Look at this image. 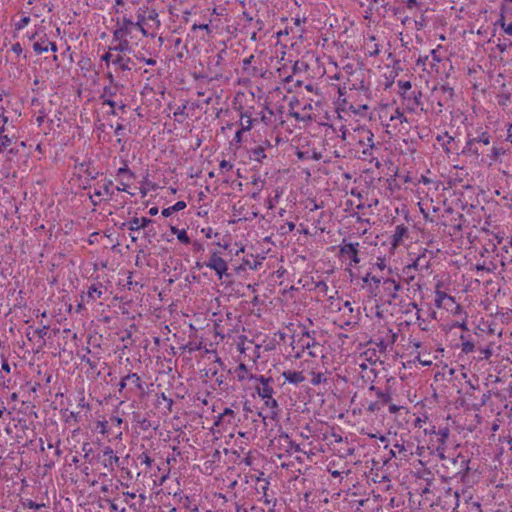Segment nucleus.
<instances>
[{"instance_id": "obj_54", "label": "nucleus", "mask_w": 512, "mask_h": 512, "mask_svg": "<svg viewBox=\"0 0 512 512\" xmlns=\"http://www.w3.org/2000/svg\"><path fill=\"white\" fill-rule=\"evenodd\" d=\"M116 52H117V50H112V43H111L110 46L108 47V51L101 56V61H103L107 65H109V63H112V60L115 57Z\"/></svg>"}, {"instance_id": "obj_58", "label": "nucleus", "mask_w": 512, "mask_h": 512, "mask_svg": "<svg viewBox=\"0 0 512 512\" xmlns=\"http://www.w3.org/2000/svg\"><path fill=\"white\" fill-rule=\"evenodd\" d=\"M475 349V345L473 342L471 341H463L462 342V345H461V350L462 352L468 354V353H472Z\"/></svg>"}, {"instance_id": "obj_39", "label": "nucleus", "mask_w": 512, "mask_h": 512, "mask_svg": "<svg viewBox=\"0 0 512 512\" xmlns=\"http://www.w3.org/2000/svg\"><path fill=\"white\" fill-rule=\"evenodd\" d=\"M344 302L345 300L340 297L330 296L326 308L330 313L337 315L340 312Z\"/></svg>"}, {"instance_id": "obj_32", "label": "nucleus", "mask_w": 512, "mask_h": 512, "mask_svg": "<svg viewBox=\"0 0 512 512\" xmlns=\"http://www.w3.org/2000/svg\"><path fill=\"white\" fill-rule=\"evenodd\" d=\"M375 36H369L364 44L365 55L369 57H376L380 54V46L376 42Z\"/></svg>"}, {"instance_id": "obj_52", "label": "nucleus", "mask_w": 512, "mask_h": 512, "mask_svg": "<svg viewBox=\"0 0 512 512\" xmlns=\"http://www.w3.org/2000/svg\"><path fill=\"white\" fill-rule=\"evenodd\" d=\"M22 504H23L24 508L33 509V510H39L43 507H46L45 503H37L31 499H26L25 501H23Z\"/></svg>"}, {"instance_id": "obj_8", "label": "nucleus", "mask_w": 512, "mask_h": 512, "mask_svg": "<svg viewBox=\"0 0 512 512\" xmlns=\"http://www.w3.org/2000/svg\"><path fill=\"white\" fill-rule=\"evenodd\" d=\"M96 459L101 464V466L110 473H112L119 466L120 462L119 456H117L114 450L108 445L100 448L96 455Z\"/></svg>"}, {"instance_id": "obj_20", "label": "nucleus", "mask_w": 512, "mask_h": 512, "mask_svg": "<svg viewBox=\"0 0 512 512\" xmlns=\"http://www.w3.org/2000/svg\"><path fill=\"white\" fill-rule=\"evenodd\" d=\"M356 366L357 372L363 379L366 378L367 380H371L373 377L376 376V361H370L360 356V358L356 362Z\"/></svg>"}, {"instance_id": "obj_61", "label": "nucleus", "mask_w": 512, "mask_h": 512, "mask_svg": "<svg viewBox=\"0 0 512 512\" xmlns=\"http://www.w3.org/2000/svg\"><path fill=\"white\" fill-rule=\"evenodd\" d=\"M46 118H47V114H46L45 110H39L38 114L35 117V121H36L37 125L39 127H41L44 124Z\"/></svg>"}, {"instance_id": "obj_23", "label": "nucleus", "mask_w": 512, "mask_h": 512, "mask_svg": "<svg viewBox=\"0 0 512 512\" xmlns=\"http://www.w3.org/2000/svg\"><path fill=\"white\" fill-rule=\"evenodd\" d=\"M292 25H287L283 31L286 35H291L293 38H301L304 33V24H305V18H292L291 19ZM282 31L278 33V35H281Z\"/></svg>"}, {"instance_id": "obj_5", "label": "nucleus", "mask_w": 512, "mask_h": 512, "mask_svg": "<svg viewBox=\"0 0 512 512\" xmlns=\"http://www.w3.org/2000/svg\"><path fill=\"white\" fill-rule=\"evenodd\" d=\"M254 388L258 396L264 402V406L271 411V414H276L278 402L273 396L274 388L272 378L258 375V377H255Z\"/></svg>"}, {"instance_id": "obj_41", "label": "nucleus", "mask_w": 512, "mask_h": 512, "mask_svg": "<svg viewBox=\"0 0 512 512\" xmlns=\"http://www.w3.org/2000/svg\"><path fill=\"white\" fill-rule=\"evenodd\" d=\"M186 207H187L186 202L180 200V201H177L175 204L162 209L161 214L163 217L168 218L171 215H173L174 213L184 210Z\"/></svg>"}, {"instance_id": "obj_34", "label": "nucleus", "mask_w": 512, "mask_h": 512, "mask_svg": "<svg viewBox=\"0 0 512 512\" xmlns=\"http://www.w3.org/2000/svg\"><path fill=\"white\" fill-rule=\"evenodd\" d=\"M238 381L243 382L246 380L255 381V377L258 375H254L248 370L245 364L240 363L234 371Z\"/></svg>"}, {"instance_id": "obj_1", "label": "nucleus", "mask_w": 512, "mask_h": 512, "mask_svg": "<svg viewBox=\"0 0 512 512\" xmlns=\"http://www.w3.org/2000/svg\"><path fill=\"white\" fill-rule=\"evenodd\" d=\"M112 50L133 54L144 45L141 31L131 16H116L112 18Z\"/></svg>"}, {"instance_id": "obj_29", "label": "nucleus", "mask_w": 512, "mask_h": 512, "mask_svg": "<svg viewBox=\"0 0 512 512\" xmlns=\"http://www.w3.org/2000/svg\"><path fill=\"white\" fill-rule=\"evenodd\" d=\"M113 9L116 16H128L127 12L130 6L137 4L136 0H113Z\"/></svg>"}, {"instance_id": "obj_25", "label": "nucleus", "mask_w": 512, "mask_h": 512, "mask_svg": "<svg viewBox=\"0 0 512 512\" xmlns=\"http://www.w3.org/2000/svg\"><path fill=\"white\" fill-rule=\"evenodd\" d=\"M436 140L446 154L450 155L456 151L455 139L448 132L437 135Z\"/></svg>"}, {"instance_id": "obj_55", "label": "nucleus", "mask_w": 512, "mask_h": 512, "mask_svg": "<svg viewBox=\"0 0 512 512\" xmlns=\"http://www.w3.org/2000/svg\"><path fill=\"white\" fill-rule=\"evenodd\" d=\"M253 159L256 161H262L266 158L265 148L263 146L256 147L252 150Z\"/></svg>"}, {"instance_id": "obj_28", "label": "nucleus", "mask_w": 512, "mask_h": 512, "mask_svg": "<svg viewBox=\"0 0 512 512\" xmlns=\"http://www.w3.org/2000/svg\"><path fill=\"white\" fill-rule=\"evenodd\" d=\"M151 222L152 220L147 217H133L124 223L123 226L127 227L129 231H138L147 227Z\"/></svg>"}, {"instance_id": "obj_13", "label": "nucleus", "mask_w": 512, "mask_h": 512, "mask_svg": "<svg viewBox=\"0 0 512 512\" xmlns=\"http://www.w3.org/2000/svg\"><path fill=\"white\" fill-rule=\"evenodd\" d=\"M362 76L363 73L361 71L352 72L350 78H348L347 82L344 83V86L339 88V99L345 95L344 90L346 89H349L350 91H360L366 94L369 89L361 78Z\"/></svg>"}, {"instance_id": "obj_15", "label": "nucleus", "mask_w": 512, "mask_h": 512, "mask_svg": "<svg viewBox=\"0 0 512 512\" xmlns=\"http://www.w3.org/2000/svg\"><path fill=\"white\" fill-rule=\"evenodd\" d=\"M358 248H359L358 242L347 243V242L343 241V243L340 245V249H339L340 257L344 261H348L349 265L356 266L360 263V258L358 255V252H359Z\"/></svg>"}, {"instance_id": "obj_62", "label": "nucleus", "mask_w": 512, "mask_h": 512, "mask_svg": "<svg viewBox=\"0 0 512 512\" xmlns=\"http://www.w3.org/2000/svg\"><path fill=\"white\" fill-rule=\"evenodd\" d=\"M499 24L506 34L512 35V22L507 24L504 20V17L502 16L499 20Z\"/></svg>"}, {"instance_id": "obj_16", "label": "nucleus", "mask_w": 512, "mask_h": 512, "mask_svg": "<svg viewBox=\"0 0 512 512\" xmlns=\"http://www.w3.org/2000/svg\"><path fill=\"white\" fill-rule=\"evenodd\" d=\"M109 84L104 86L103 91L100 95L103 105L113 106L116 105L115 97L119 91V85L114 82V76L112 73L107 74Z\"/></svg>"}, {"instance_id": "obj_64", "label": "nucleus", "mask_w": 512, "mask_h": 512, "mask_svg": "<svg viewBox=\"0 0 512 512\" xmlns=\"http://www.w3.org/2000/svg\"><path fill=\"white\" fill-rule=\"evenodd\" d=\"M219 168L221 172H228L232 170L233 164L230 161L222 160L219 164Z\"/></svg>"}, {"instance_id": "obj_6", "label": "nucleus", "mask_w": 512, "mask_h": 512, "mask_svg": "<svg viewBox=\"0 0 512 512\" xmlns=\"http://www.w3.org/2000/svg\"><path fill=\"white\" fill-rule=\"evenodd\" d=\"M289 113L298 121H309L313 118V106L306 98H294L289 103Z\"/></svg>"}, {"instance_id": "obj_36", "label": "nucleus", "mask_w": 512, "mask_h": 512, "mask_svg": "<svg viewBox=\"0 0 512 512\" xmlns=\"http://www.w3.org/2000/svg\"><path fill=\"white\" fill-rule=\"evenodd\" d=\"M48 42L50 39L47 34L39 35L38 39L33 43V50L36 54L48 52Z\"/></svg>"}, {"instance_id": "obj_40", "label": "nucleus", "mask_w": 512, "mask_h": 512, "mask_svg": "<svg viewBox=\"0 0 512 512\" xmlns=\"http://www.w3.org/2000/svg\"><path fill=\"white\" fill-rule=\"evenodd\" d=\"M505 151L502 147H498V146H493L491 148V151L490 153L487 155L486 158H481V162L482 163H485V164H488V165H492L495 161H497V159L499 158L500 155L504 154Z\"/></svg>"}, {"instance_id": "obj_63", "label": "nucleus", "mask_w": 512, "mask_h": 512, "mask_svg": "<svg viewBox=\"0 0 512 512\" xmlns=\"http://www.w3.org/2000/svg\"><path fill=\"white\" fill-rule=\"evenodd\" d=\"M364 281L365 282H368V281H371L373 282L377 287H380L382 286V281L379 277L375 276V275H371L370 273L366 275V277L364 278Z\"/></svg>"}, {"instance_id": "obj_10", "label": "nucleus", "mask_w": 512, "mask_h": 512, "mask_svg": "<svg viewBox=\"0 0 512 512\" xmlns=\"http://www.w3.org/2000/svg\"><path fill=\"white\" fill-rule=\"evenodd\" d=\"M358 320V311L354 309L351 302L345 300L340 312L334 316V322L340 327L356 324Z\"/></svg>"}, {"instance_id": "obj_50", "label": "nucleus", "mask_w": 512, "mask_h": 512, "mask_svg": "<svg viewBox=\"0 0 512 512\" xmlns=\"http://www.w3.org/2000/svg\"><path fill=\"white\" fill-rule=\"evenodd\" d=\"M442 45H438L436 48L432 49L430 51V56L432 58V66H435L436 64L442 62L443 56L440 54V50L442 49Z\"/></svg>"}, {"instance_id": "obj_42", "label": "nucleus", "mask_w": 512, "mask_h": 512, "mask_svg": "<svg viewBox=\"0 0 512 512\" xmlns=\"http://www.w3.org/2000/svg\"><path fill=\"white\" fill-rule=\"evenodd\" d=\"M310 357L316 358L323 354V346L315 338L312 340L309 349L306 352Z\"/></svg>"}, {"instance_id": "obj_17", "label": "nucleus", "mask_w": 512, "mask_h": 512, "mask_svg": "<svg viewBox=\"0 0 512 512\" xmlns=\"http://www.w3.org/2000/svg\"><path fill=\"white\" fill-rule=\"evenodd\" d=\"M401 290V285L398 281L392 278H385L382 281L381 293L382 297L391 303L397 299L398 293Z\"/></svg>"}, {"instance_id": "obj_18", "label": "nucleus", "mask_w": 512, "mask_h": 512, "mask_svg": "<svg viewBox=\"0 0 512 512\" xmlns=\"http://www.w3.org/2000/svg\"><path fill=\"white\" fill-rule=\"evenodd\" d=\"M205 266L214 270L219 279H222L228 270L227 262L221 257L220 252L217 251L210 254Z\"/></svg>"}, {"instance_id": "obj_57", "label": "nucleus", "mask_w": 512, "mask_h": 512, "mask_svg": "<svg viewBox=\"0 0 512 512\" xmlns=\"http://www.w3.org/2000/svg\"><path fill=\"white\" fill-rule=\"evenodd\" d=\"M462 315H464L463 319L461 321H456L453 324V327H457V328H460L463 331H467L469 329L468 328V324H467V314L463 311Z\"/></svg>"}, {"instance_id": "obj_33", "label": "nucleus", "mask_w": 512, "mask_h": 512, "mask_svg": "<svg viewBox=\"0 0 512 512\" xmlns=\"http://www.w3.org/2000/svg\"><path fill=\"white\" fill-rule=\"evenodd\" d=\"M254 119L252 118V113L249 109H246L240 113L239 125L241 131L248 132L253 127Z\"/></svg>"}, {"instance_id": "obj_59", "label": "nucleus", "mask_w": 512, "mask_h": 512, "mask_svg": "<svg viewBox=\"0 0 512 512\" xmlns=\"http://www.w3.org/2000/svg\"><path fill=\"white\" fill-rule=\"evenodd\" d=\"M397 85H398V87L400 89V93L401 94H405L412 87L410 81H403V80H399Z\"/></svg>"}, {"instance_id": "obj_9", "label": "nucleus", "mask_w": 512, "mask_h": 512, "mask_svg": "<svg viewBox=\"0 0 512 512\" xmlns=\"http://www.w3.org/2000/svg\"><path fill=\"white\" fill-rule=\"evenodd\" d=\"M114 187L112 180L104 179L95 185L93 192L90 195L91 200L94 204L101 202L102 200H111L114 196Z\"/></svg>"}, {"instance_id": "obj_27", "label": "nucleus", "mask_w": 512, "mask_h": 512, "mask_svg": "<svg viewBox=\"0 0 512 512\" xmlns=\"http://www.w3.org/2000/svg\"><path fill=\"white\" fill-rule=\"evenodd\" d=\"M406 237H408V227L404 224L397 225L391 236V248L395 250L403 243Z\"/></svg>"}, {"instance_id": "obj_43", "label": "nucleus", "mask_w": 512, "mask_h": 512, "mask_svg": "<svg viewBox=\"0 0 512 512\" xmlns=\"http://www.w3.org/2000/svg\"><path fill=\"white\" fill-rule=\"evenodd\" d=\"M463 153L466 155L475 156L477 159L480 156L477 144L471 139L467 140Z\"/></svg>"}, {"instance_id": "obj_53", "label": "nucleus", "mask_w": 512, "mask_h": 512, "mask_svg": "<svg viewBox=\"0 0 512 512\" xmlns=\"http://www.w3.org/2000/svg\"><path fill=\"white\" fill-rule=\"evenodd\" d=\"M126 379H128V381H131L133 383V385L139 389V390H142L143 389V385H142V380L141 378L138 376V374L136 373H130L126 376Z\"/></svg>"}, {"instance_id": "obj_3", "label": "nucleus", "mask_w": 512, "mask_h": 512, "mask_svg": "<svg viewBox=\"0 0 512 512\" xmlns=\"http://www.w3.org/2000/svg\"><path fill=\"white\" fill-rule=\"evenodd\" d=\"M123 419L118 415H111L108 419H97L93 425V432L104 436L108 442L121 441L123 436Z\"/></svg>"}, {"instance_id": "obj_48", "label": "nucleus", "mask_w": 512, "mask_h": 512, "mask_svg": "<svg viewBox=\"0 0 512 512\" xmlns=\"http://www.w3.org/2000/svg\"><path fill=\"white\" fill-rule=\"evenodd\" d=\"M253 60H254V55H250V56L244 58L242 61L243 70L247 71V73L251 76H255L257 73L255 68H252V69L250 68V65Z\"/></svg>"}, {"instance_id": "obj_7", "label": "nucleus", "mask_w": 512, "mask_h": 512, "mask_svg": "<svg viewBox=\"0 0 512 512\" xmlns=\"http://www.w3.org/2000/svg\"><path fill=\"white\" fill-rule=\"evenodd\" d=\"M435 306L444 309L453 316L463 314L462 306L456 302L455 298L439 289L435 290Z\"/></svg>"}, {"instance_id": "obj_38", "label": "nucleus", "mask_w": 512, "mask_h": 512, "mask_svg": "<svg viewBox=\"0 0 512 512\" xmlns=\"http://www.w3.org/2000/svg\"><path fill=\"white\" fill-rule=\"evenodd\" d=\"M437 436V442H438V445H437V451L440 452V451H444L445 450V445H446V442L449 438V435H450V431L447 427H443V428H440L437 432H434Z\"/></svg>"}, {"instance_id": "obj_26", "label": "nucleus", "mask_w": 512, "mask_h": 512, "mask_svg": "<svg viewBox=\"0 0 512 512\" xmlns=\"http://www.w3.org/2000/svg\"><path fill=\"white\" fill-rule=\"evenodd\" d=\"M128 52H116L112 60V64L122 71H129L132 69L133 61L127 56Z\"/></svg>"}, {"instance_id": "obj_37", "label": "nucleus", "mask_w": 512, "mask_h": 512, "mask_svg": "<svg viewBox=\"0 0 512 512\" xmlns=\"http://www.w3.org/2000/svg\"><path fill=\"white\" fill-rule=\"evenodd\" d=\"M14 124L9 119L7 115H5L4 111L0 114V135L2 134H15L13 132L14 130Z\"/></svg>"}, {"instance_id": "obj_49", "label": "nucleus", "mask_w": 512, "mask_h": 512, "mask_svg": "<svg viewBox=\"0 0 512 512\" xmlns=\"http://www.w3.org/2000/svg\"><path fill=\"white\" fill-rule=\"evenodd\" d=\"M173 116L176 121L183 122L187 118L186 113V105L178 106L177 109L173 112Z\"/></svg>"}, {"instance_id": "obj_11", "label": "nucleus", "mask_w": 512, "mask_h": 512, "mask_svg": "<svg viewBox=\"0 0 512 512\" xmlns=\"http://www.w3.org/2000/svg\"><path fill=\"white\" fill-rule=\"evenodd\" d=\"M352 137L353 139L358 141L363 157L372 155L374 147V135L370 130L365 128H359L354 131V135Z\"/></svg>"}, {"instance_id": "obj_30", "label": "nucleus", "mask_w": 512, "mask_h": 512, "mask_svg": "<svg viewBox=\"0 0 512 512\" xmlns=\"http://www.w3.org/2000/svg\"><path fill=\"white\" fill-rule=\"evenodd\" d=\"M169 230L172 235L176 236L177 241L185 246H188L191 244V238L188 235L187 229L185 228H178L177 226L170 225Z\"/></svg>"}, {"instance_id": "obj_60", "label": "nucleus", "mask_w": 512, "mask_h": 512, "mask_svg": "<svg viewBox=\"0 0 512 512\" xmlns=\"http://www.w3.org/2000/svg\"><path fill=\"white\" fill-rule=\"evenodd\" d=\"M374 268H377L380 271L385 270L387 267L386 258L385 257H377L376 262L373 265Z\"/></svg>"}, {"instance_id": "obj_31", "label": "nucleus", "mask_w": 512, "mask_h": 512, "mask_svg": "<svg viewBox=\"0 0 512 512\" xmlns=\"http://www.w3.org/2000/svg\"><path fill=\"white\" fill-rule=\"evenodd\" d=\"M284 380L290 384L298 385L306 380L302 371L286 370L282 372Z\"/></svg>"}, {"instance_id": "obj_45", "label": "nucleus", "mask_w": 512, "mask_h": 512, "mask_svg": "<svg viewBox=\"0 0 512 512\" xmlns=\"http://www.w3.org/2000/svg\"><path fill=\"white\" fill-rule=\"evenodd\" d=\"M416 358L422 366H431L433 364V360L429 352L420 351Z\"/></svg>"}, {"instance_id": "obj_19", "label": "nucleus", "mask_w": 512, "mask_h": 512, "mask_svg": "<svg viewBox=\"0 0 512 512\" xmlns=\"http://www.w3.org/2000/svg\"><path fill=\"white\" fill-rule=\"evenodd\" d=\"M397 338V333L393 332L391 329L384 328L383 330L379 331L375 341L380 347V350L386 351L387 349H391L393 347L394 343L397 341Z\"/></svg>"}, {"instance_id": "obj_12", "label": "nucleus", "mask_w": 512, "mask_h": 512, "mask_svg": "<svg viewBox=\"0 0 512 512\" xmlns=\"http://www.w3.org/2000/svg\"><path fill=\"white\" fill-rule=\"evenodd\" d=\"M236 425V413L231 408H225L214 421L217 433H224Z\"/></svg>"}, {"instance_id": "obj_35", "label": "nucleus", "mask_w": 512, "mask_h": 512, "mask_svg": "<svg viewBox=\"0 0 512 512\" xmlns=\"http://www.w3.org/2000/svg\"><path fill=\"white\" fill-rule=\"evenodd\" d=\"M370 392H374L376 397L378 398L377 401H380V404L382 406L390 403L392 401V394L389 390L383 391L380 388L376 387L375 385H371L369 387Z\"/></svg>"}, {"instance_id": "obj_21", "label": "nucleus", "mask_w": 512, "mask_h": 512, "mask_svg": "<svg viewBox=\"0 0 512 512\" xmlns=\"http://www.w3.org/2000/svg\"><path fill=\"white\" fill-rule=\"evenodd\" d=\"M313 339L314 337H312L309 332H303L293 338L291 345L293 350L296 351L297 357H300L301 354H304L306 350L309 349Z\"/></svg>"}, {"instance_id": "obj_46", "label": "nucleus", "mask_w": 512, "mask_h": 512, "mask_svg": "<svg viewBox=\"0 0 512 512\" xmlns=\"http://www.w3.org/2000/svg\"><path fill=\"white\" fill-rule=\"evenodd\" d=\"M471 140L474 141L476 144L489 145L491 142V136L488 132L482 131Z\"/></svg>"}, {"instance_id": "obj_44", "label": "nucleus", "mask_w": 512, "mask_h": 512, "mask_svg": "<svg viewBox=\"0 0 512 512\" xmlns=\"http://www.w3.org/2000/svg\"><path fill=\"white\" fill-rule=\"evenodd\" d=\"M15 134H2L0 135V153L7 150L12 144Z\"/></svg>"}, {"instance_id": "obj_51", "label": "nucleus", "mask_w": 512, "mask_h": 512, "mask_svg": "<svg viewBox=\"0 0 512 512\" xmlns=\"http://www.w3.org/2000/svg\"><path fill=\"white\" fill-rule=\"evenodd\" d=\"M362 406L367 410L368 412L374 413L379 411L383 406L380 404V401H369L365 404H362Z\"/></svg>"}, {"instance_id": "obj_24", "label": "nucleus", "mask_w": 512, "mask_h": 512, "mask_svg": "<svg viewBox=\"0 0 512 512\" xmlns=\"http://www.w3.org/2000/svg\"><path fill=\"white\" fill-rule=\"evenodd\" d=\"M153 53L154 51L147 46V43H145L144 45H141L133 55L137 60L144 62L146 65L155 66L157 61L152 57Z\"/></svg>"}, {"instance_id": "obj_4", "label": "nucleus", "mask_w": 512, "mask_h": 512, "mask_svg": "<svg viewBox=\"0 0 512 512\" xmlns=\"http://www.w3.org/2000/svg\"><path fill=\"white\" fill-rule=\"evenodd\" d=\"M379 117L382 124L386 126L387 132L390 134L401 132L403 124L407 123L404 112L392 105H386L381 108Z\"/></svg>"}, {"instance_id": "obj_14", "label": "nucleus", "mask_w": 512, "mask_h": 512, "mask_svg": "<svg viewBox=\"0 0 512 512\" xmlns=\"http://www.w3.org/2000/svg\"><path fill=\"white\" fill-rule=\"evenodd\" d=\"M134 178L135 174L128 168L126 164L123 167L118 168L116 172V181L118 185L115 189L120 192H127L131 195H134V193L128 190Z\"/></svg>"}, {"instance_id": "obj_2", "label": "nucleus", "mask_w": 512, "mask_h": 512, "mask_svg": "<svg viewBox=\"0 0 512 512\" xmlns=\"http://www.w3.org/2000/svg\"><path fill=\"white\" fill-rule=\"evenodd\" d=\"M134 23L140 29L142 37H155L156 32L161 27L157 10L148 5L138 7Z\"/></svg>"}, {"instance_id": "obj_47", "label": "nucleus", "mask_w": 512, "mask_h": 512, "mask_svg": "<svg viewBox=\"0 0 512 512\" xmlns=\"http://www.w3.org/2000/svg\"><path fill=\"white\" fill-rule=\"evenodd\" d=\"M326 381L325 374L320 371H311L310 372V382L312 385H319Z\"/></svg>"}, {"instance_id": "obj_56", "label": "nucleus", "mask_w": 512, "mask_h": 512, "mask_svg": "<svg viewBox=\"0 0 512 512\" xmlns=\"http://www.w3.org/2000/svg\"><path fill=\"white\" fill-rule=\"evenodd\" d=\"M141 465H145L147 468H151V465L153 463V459L150 457V455L147 452H143L138 457Z\"/></svg>"}, {"instance_id": "obj_22", "label": "nucleus", "mask_w": 512, "mask_h": 512, "mask_svg": "<svg viewBox=\"0 0 512 512\" xmlns=\"http://www.w3.org/2000/svg\"><path fill=\"white\" fill-rule=\"evenodd\" d=\"M104 292L105 286L101 282L93 283L87 292L81 295V300L87 304L94 303L103 296Z\"/></svg>"}]
</instances>
